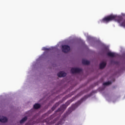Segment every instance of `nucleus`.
I'll return each mask as SVG.
<instances>
[{
    "instance_id": "nucleus-1",
    "label": "nucleus",
    "mask_w": 125,
    "mask_h": 125,
    "mask_svg": "<svg viewBox=\"0 0 125 125\" xmlns=\"http://www.w3.org/2000/svg\"><path fill=\"white\" fill-rule=\"evenodd\" d=\"M78 106H79V103H78L74 104H72L71 107L68 108L67 111L64 114V117H67L68 115L71 114V113H72V112H73V111H74V110H75L76 108H78Z\"/></svg>"
},
{
    "instance_id": "nucleus-2",
    "label": "nucleus",
    "mask_w": 125,
    "mask_h": 125,
    "mask_svg": "<svg viewBox=\"0 0 125 125\" xmlns=\"http://www.w3.org/2000/svg\"><path fill=\"white\" fill-rule=\"evenodd\" d=\"M67 105L65 104H63L62 105L60 108H59L56 111V112L57 113V112H61V111H65L66 109L67 108ZM56 113H54V114L50 116V119H53V118H55L56 116Z\"/></svg>"
},
{
    "instance_id": "nucleus-3",
    "label": "nucleus",
    "mask_w": 125,
    "mask_h": 125,
    "mask_svg": "<svg viewBox=\"0 0 125 125\" xmlns=\"http://www.w3.org/2000/svg\"><path fill=\"white\" fill-rule=\"evenodd\" d=\"M68 97H69L68 96H65L62 98V101H60L59 102L56 103V104L51 108L52 111H54L55 109H56V108L58 107V105H60L61 103H62L63 101H65V100H66V99H67Z\"/></svg>"
},
{
    "instance_id": "nucleus-4",
    "label": "nucleus",
    "mask_w": 125,
    "mask_h": 125,
    "mask_svg": "<svg viewBox=\"0 0 125 125\" xmlns=\"http://www.w3.org/2000/svg\"><path fill=\"white\" fill-rule=\"evenodd\" d=\"M62 52H64V53H67V52H69V51L71 50V48L68 45H63L62 47Z\"/></svg>"
},
{
    "instance_id": "nucleus-5",
    "label": "nucleus",
    "mask_w": 125,
    "mask_h": 125,
    "mask_svg": "<svg viewBox=\"0 0 125 125\" xmlns=\"http://www.w3.org/2000/svg\"><path fill=\"white\" fill-rule=\"evenodd\" d=\"M58 77H59V78H63L64 77H66L67 76V74L65 72L63 71H61L57 74Z\"/></svg>"
},
{
    "instance_id": "nucleus-6",
    "label": "nucleus",
    "mask_w": 125,
    "mask_h": 125,
    "mask_svg": "<svg viewBox=\"0 0 125 125\" xmlns=\"http://www.w3.org/2000/svg\"><path fill=\"white\" fill-rule=\"evenodd\" d=\"M88 97H89V96H87V95L84 96L79 101V104L80 105V104H81V103H83V101H85V100H86V99H87Z\"/></svg>"
},
{
    "instance_id": "nucleus-7",
    "label": "nucleus",
    "mask_w": 125,
    "mask_h": 125,
    "mask_svg": "<svg viewBox=\"0 0 125 125\" xmlns=\"http://www.w3.org/2000/svg\"><path fill=\"white\" fill-rule=\"evenodd\" d=\"M7 121V118L0 116V122H1V123H6Z\"/></svg>"
},
{
    "instance_id": "nucleus-8",
    "label": "nucleus",
    "mask_w": 125,
    "mask_h": 125,
    "mask_svg": "<svg viewBox=\"0 0 125 125\" xmlns=\"http://www.w3.org/2000/svg\"><path fill=\"white\" fill-rule=\"evenodd\" d=\"M71 73H72V74H77V73H79V67L71 68Z\"/></svg>"
},
{
    "instance_id": "nucleus-9",
    "label": "nucleus",
    "mask_w": 125,
    "mask_h": 125,
    "mask_svg": "<svg viewBox=\"0 0 125 125\" xmlns=\"http://www.w3.org/2000/svg\"><path fill=\"white\" fill-rule=\"evenodd\" d=\"M74 100H75V98H73L72 99L69 100V101H67L65 104L66 105L67 107H68L70 104H71V103H72V102H73V101H74Z\"/></svg>"
},
{
    "instance_id": "nucleus-10",
    "label": "nucleus",
    "mask_w": 125,
    "mask_h": 125,
    "mask_svg": "<svg viewBox=\"0 0 125 125\" xmlns=\"http://www.w3.org/2000/svg\"><path fill=\"white\" fill-rule=\"evenodd\" d=\"M82 63L83 64V65H89V64H90V62L86 60L83 59L82 60Z\"/></svg>"
},
{
    "instance_id": "nucleus-11",
    "label": "nucleus",
    "mask_w": 125,
    "mask_h": 125,
    "mask_svg": "<svg viewBox=\"0 0 125 125\" xmlns=\"http://www.w3.org/2000/svg\"><path fill=\"white\" fill-rule=\"evenodd\" d=\"M106 63L105 62H102L100 64V69H104L106 67Z\"/></svg>"
},
{
    "instance_id": "nucleus-12",
    "label": "nucleus",
    "mask_w": 125,
    "mask_h": 125,
    "mask_svg": "<svg viewBox=\"0 0 125 125\" xmlns=\"http://www.w3.org/2000/svg\"><path fill=\"white\" fill-rule=\"evenodd\" d=\"M107 55L110 57H116V54L115 53H112L111 52H108L107 53Z\"/></svg>"
},
{
    "instance_id": "nucleus-13",
    "label": "nucleus",
    "mask_w": 125,
    "mask_h": 125,
    "mask_svg": "<svg viewBox=\"0 0 125 125\" xmlns=\"http://www.w3.org/2000/svg\"><path fill=\"white\" fill-rule=\"evenodd\" d=\"M34 108L36 110H38V109H40L41 108V104H36L34 105Z\"/></svg>"
},
{
    "instance_id": "nucleus-14",
    "label": "nucleus",
    "mask_w": 125,
    "mask_h": 125,
    "mask_svg": "<svg viewBox=\"0 0 125 125\" xmlns=\"http://www.w3.org/2000/svg\"><path fill=\"white\" fill-rule=\"evenodd\" d=\"M27 119L28 118L26 116L24 117L20 121V124H23L25 123V122H26V121H27Z\"/></svg>"
},
{
    "instance_id": "nucleus-15",
    "label": "nucleus",
    "mask_w": 125,
    "mask_h": 125,
    "mask_svg": "<svg viewBox=\"0 0 125 125\" xmlns=\"http://www.w3.org/2000/svg\"><path fill=\"white\" fill-rule=\"evenodd\" d=\"M112 83V82L108 81L107 82H105L103 83V85H110Z\"/></svg>"
},
{
    "instance_id": "nucleus-16",
    "label": "nucleus",
    "mask_w": 125,
    "mask_h": 125,
    "mask_svg": "<svg viewBox=\"0 0 125 125\" xmlns=\"http://www.w3.org/2000/svg\"><path fill=\"white\" fill-rule=\"evenodd\" d=\"M42 50H45L46 51L50 50V48H46L45 47H44L42 48Z\"/></svg>"
},
{
    "instance_id": "nucleus-17",
    "label": "nucleus",
    "mask_w": 125,
    "mask_h": 125,
    "mask_svg": "<svg viewBox=\"0 0 125 125\" xmlns=\"http://www.w3.org/2000/svg\"><path fill=\"white\" fill-rule=\"evenodd\" d=\"M47 113H48V114H50V113H51V110H49V111L47 112Z\"/></svg>"
},
{
    "instance_id": "nucleus-18",
    "label": "nucleus",
    "mask_w": 125,
    "mask_h": 125,
    "mask_svg": "<svg viewBox=\"0 0 125 125\" xmlns=\"http://www.w3.org/2000/svg\"><path fill=\"white\" fill-rule=\"evenodd\" d=\"M81 68H79V75H80V72H81Z\"/></svg>"
}]
</instances>
